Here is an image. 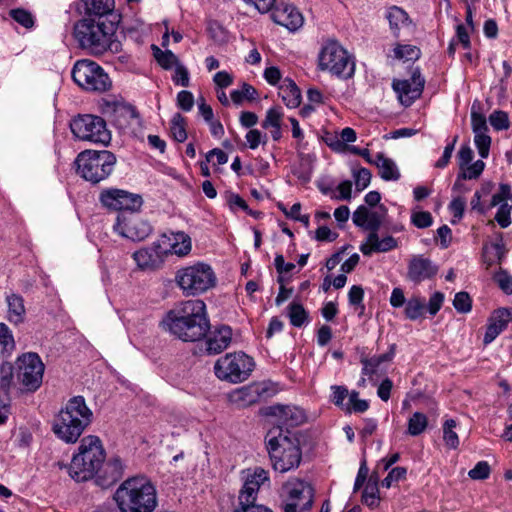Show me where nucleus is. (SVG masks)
Masks as SVG:
<instances>
[{
    "instance_id": "51",
    "label": "nucleus",
    "mask_w": 512,
    "mask_h": 512,
    "mask_svg": "<svg viewBox=\"0 0 512 512\" xmlns=\"http://www.w3.org/2000/svg\"><path fill=\"white\" fill-rule=\"evenodd\" d=\"M489 121L492 127L497 130H505L509 128V117L508 114L504 111L498 110L494 111L489 116Z\"/></svg>"
},
{
    "instance_id": "55",
    "label": "nucleus",
    "mask_w": 512,
    "mask_h": 512,
    "mask_svg": "<svg viewBox=\"0 0 512 512\" xmlns=\"http://www.w3.org/2000/svg\"><path fill=\"white\" fill-rule=\"evenodd\" d=\"M10 16L25 28H31L34 25L31 13L24 9H13L10 11Z\"/></svg>"
},
{
    "instance_id": "8",
    "label": "nucleus",
    "mask_w": 512,
    "mask_h": 512,
    "mask_svg": "<svg viewBox=\"0 0 512 512\" xmlns=\"http://www.w3.org/2000/svg\"><path fill=\"white\" fill-rule=\"evenodd\" d=\"M78 174L93 184L106 179L116 164L115 155L108 151L85 150L76 158Z\"/></svg>"
},
{
    "instance_id": "62",
    "label": "nucleus",
    "mask_w": 512,
    "mask_h": 512,
    "mask_svg": "<svg viewBox=\"0 0 512 512\" xmlns=\"http://www.w3.org/2000/svg\"><path fill=\"white\" fill-rule=\"evenodd\" d=\"M357 139V135L354 129L350 127H346L342 129L340 133V140H338L335 144H331V146L335 150H341L344 148V143H352Z\"/></svg>"
},
{
    "instance_id": "58",
    "label": "nucleus",
    "mask_w": 512,
    "mask_h": 512,
    "mask_svg": "<svg viewBox=\"0 0 512 512\" xmlns=\"http://www.w3.org/2000/svg\"><path fill=\"white\" fill-rule=\"evenodd\" d=\"M468 475L473 480H484L490 475V466L486 461L478 462L473 469L468 472Z\"/></svg>"
},
{
    "instance_id": "56",
    "label": "nucleus",
    "mask_w": 512,
    "mask_h": 512,
    "mask_svg": "<svg viewBox=\"0 0 512 512\" xmlns=\"http://www.w3.org/2000/svg\"><path fill=\"white\" fill-rule=\"evenodd\" d=\"M471 126L474 134L488 132L486 117L474 109L471 111Z\"/></svg>"
},
{
    "instance_id": "37",
    "label": "nucleus",
    "mask_w": 512,
    "mask_h": 512,
    "mask_svg": "<svg viewBox=\"0 0 512 512\" xmlns=\"http://www.w3.org/2000/svg\"><path fill=\"white\" fill-rule=\"evenodd\" d=\"M425 309V299L414 295L407 300L404 308V314L409 320H417L424 315Z\"/></svg>"
},
{
    "instance_id": "34",
    "label": "nucleus",
    "mask_w": 512,
    "mask_h": 512,
    "mask_svg": "<svg viewBox=\"0 0 512 512\" xmlns=\"http://www.w3.org/2000/svg\"><path fill=\"white\" fill-rule=\"evenodd\" d=\"M279 96L285 105L290 108H297L301 104V92L297 85L289 79H285L279 87Z\"/></svg>"
},
{
    "instance_id": "18",
    "label": "nucleus",
    "mask_w": 512,
    "mask_h": 512,
    "mask_svg": "<svg viewBox=\"0 0 512 512\" xmlns=\"http://www.w3.org/2000/svg\"><path fill=\"white\" fill-rule=\"evenodd\" d=\"M424 85L425 79L422 77L419 69H415L412 72L410 79L395 80L392 84L393 89L397 93L401 104L406 107L410 106L416 99L421 96Z\"/></svg>"
},
{
    "instance_id": "50",
    "label": "nucleus",
    "mask_w": 512,
    "mask_h": 512,
    "mask_svg": "<svg viewBox=\"0 0 512 512\" xmlns=\"http://www.w3.org/2000/svg\"><path fill=\"white\" fill-rule=\"evenodd\" d=\"M331 391H332L331 401L336 406L340 407L341 409H343L345 411V406L347 403V402H345V399L347 397L349 398V394H350L348 389L342 385H333V386H331Z\"/></svg>"
},
{
    "instance_id": "53",
    "label": "nucleus",
    "mask_w": 512,
    "mask_h": 512,
    "mask_svg": "<svg viewBox=\"0 0 512 512\" xmlns=\"http://www.w3.org/2000/svg\"><path fill=\"white\" fill-rule=\"evenodd\" d=\"M353 178L357 191L366 189L371 181V173L366 168H360L353 171Z\"/></svg>"
},
{
    "instance_id": "20",
    "label": "nucleus",
    "mask_w": 512,
    "mask_h": 512,
    "mask_svg": "<svg viewBox=\"0 0 512 512\" xmlns=\"http://www.w3.org/2000/svg\"><path fill=\"white\" fill-rule=\"evenodd\" d=\"M438 272V267L423 255H414L408 263L407 279L414 284L432 279Z\"/></svg>"
},
{
    "instance_id": "60",
    "label": "nucleus",
    "mask_w": 512,
    "mask_h": 512,
    "mask_svg": "<svg viewBox=\"0 0 512 512\" xmlns=\"http://www.w3.org/2000/svg\"><path fill=\"white\" fill-rule=\"evenodd\" d=\"M406 468L404 467H395L393 468L388 475L383 479L382 486L386 488H390L393 483L398 482L405 478L406 476Z\"/></svg>"
},
{
    "instance_id": "16",
    "label": "nucleus",
    "mask_w": 512,
    "mask_h": 512,
    "mask_svg": "<svg viewBox=\"0 0 512 512\" xmlns=\"http://www.w3.org/2000/svg\"><path fill=\"white\" fill-rule=\"evenodd\" d=\"M243 486L239 492V505H256L259 489L269 482L268 472L261 467L248 468L241 472Z\"/></svg>"
},
{
    "instance_id": "39",
    "label": "nucleus",
    "mask_w": 512,
    "mask_h": 512,
    "mask_svg": "<svg viewBox=\"0 0 512 512\" xmlns=\"http://www.w3.org/2000/svg\"><path fill=\"white\" fill-rule=\"evenodd\" d=\"M407 425V433L411 436H418L422 434L428 426L427 416L421 412H414L408 419Z\"/></svg>"
},
{
    "instance_id": "54",
    "label": "nucleus",
    "mask_w": 512,
    "mask_h": 512,
    "mask_svg": "<svg viewBox=\"0 0 512 512\" xmlns=\"http://www.w3.org/2000/svg\"><path fill=\"white\" fill-rule=\"evenodd\" d=\"M363 502L369 507H375L379 503L378 488L376 484L368 483L363 491Z\"/></svg>"
},
{
    "instance_id": "57",
    "label": "nucleus",
    "mask_w": 512,
    "mask_h": 512,
    "mask_svg": "<svg viewBox=\"0 0 512 512\" xmlns=\"http://www.w3.org/2000/svg\"><path fill=\"white\" fill-rule=\"evenodd\" d=\"M13 379L12 366L10 364H3L1 366V378H0V390L5 395L8 394V391L11 387Z\"/></svg>"
},
{
    "instance_id": "36",
    "label": "nucleus",
    "mask_w": 512,
    "mask_h": 512,
    "mask_svg": "<svg viewBox=\"0 0 512 512\" xmlns=\"http://www.w3.org/2000/svg\"><path fill=\"white\" fill-rule=\"evenodd\" d=\"M353 222L359 227L374 229L378 226L379 220L376 217V212L370 211L364 205H361L353 214Z\"/></svg>"
},
{
    "instance_id": "32",
    "label": "nucleus",
    "mask_w": 512,
    "mask_h": 512,
    "mask_svg": "<svg viewBox=\"0 0 512 512\" xmlns=\"http://www.w3.org/2000/svg\"><path fill=\"white\" fill-rule=\"evenodd\" d=\"M7 319L10 323L18 325L24 322L26 309L24 299L14 292L6 294Z\"/></svg>"
},
{
    "instance_id": "4",
    "label": "nucleus",
    "mask_w": 512,
    "mask_h": 512,
    "mask_svg": "<svg viewBox=\"0 0 512 512\" xmlns=\"http://www.w3.org/2000/svg\"><path fill=\"white\" fill-rule=\"evenodd\" d=\"M265 441L276 471L285 473L299 466L302 457L299 440L291 431L272 427Z\"/></svg>"
},
{
    "instance_id": "23",
    "label": "nucleus",
    "mask_w": 512,
    "mask_h": 512,
    "mask_svg": "<svg viewBox=\"0 0 512 512\" xmlns=\"http://www.w3.org/2000/svg\"><path fill=\"white\" fill-rule=\"evenodd\" d=\"M123 474V465L119 458H113L102 465L94 475V482L102 489L114 485Z\"/></svg>"
},
{
    "instance_id": "48",
    "label": "nucleus",
    "mask_w": 512,
    "mask_h": 512,
    "mask_svg": "<svg viewBox=\"0 0 512 512\" xmlns=\"http://www.w3.org/2000/svg\"><path fill=\"white\" fill-rule=\"evenodd\" d=\"M155 58L159 65L164 69H170L179 64L176 55L169 50L162 51L159 48H156Z\"/></svg>"
},
{
    "instance_id": "3",
    "label": "nucleus",
    "mask_w": 512,
    "mask_h": 512,
    "mask_svg": "<svg viewBox=\"0 0 512 512\" xmlns=\"http://www.w3.org/2000/svg\"><path fill=\"white\" fill-rule=\"evenodd\" d=\"M93 412L83 396L70 398L55 416L52 431L58 439L74 444L91 424Z\"/></svg>"
},
{
    "instance_id": "24",
    "label": "nucleus",
    "mask_w": 512,
    "mask_h": 512,
    "mask_svg": "<svg viewBox=\"0 0 512 512\" xmlns=\"http://www.w3.org/2000/svg\"><path fill=\"white\" fill-rule=\"evenodd\" d=\"M510 322H512L511 309L500 308L494 311L489 318V323L484 334V345H489L492 343L498 337V335L507 328Z\"/></svg>"
},
{
    "instance_id": "6",
    "label": "nucleus",
    "mask_w": 512,
    "mask_h": 512,
    "mask_svg": "<svg viewBox=\"0 0 512 512\" xmlns=\"http://www.w3.org/2000/svg\"><path fill=\"white\" fill-rule=\"evenodd\" d=\"M174 282L183 296L195 297L213 289L217 284V276L210 264L197 261L178 268Z\"/></svg>"
},
{
    "instance_id": "19",
    "label": "nucleus",
    "mask_w": 512,
    "mask_h": 512,
    "mask_svg": "<svg viewBox=\"0 0 512 512\" xmlns=\"http://www.w3.org/2000/svg\"><path fill=\"white\" fill-rule=\"evenodd\" d=\"M132 257L140 269L155 270L163 265L167 257V251L159 240L148 247L135 251Z\"/></svg>"
},
{
    "instance_id": "31",
    "label": "nucleus",
    "mask_w": 512,
    "mask_h": 512,
    "mask_svg": "<svg viewBox=\"0 0 512 512\" xmlns=\"http://www.w3.org/2000/svg\"><path fill=\"white\" fill-rule=\"evenodd\" d=\"M385 18L389 22V28L394 37L399 38L402 29L411 25V20L407 12L398 7H389L385 13Z\"/></svg>"
},
{
    "instance_id": "44",
    "label": "nucleus",
    "mask_w": 512,
    "mask_h": 512,
    "mask_svg": "<svg viewBox=\"0 0 512 512\" xmlns=\"http://www.w3.org/2000/svg\"><path fill=\"white\" fill-rule=\"evenodd\" d=\"M283 111L280 106H274L267 110L262 127L265 129L281 128Z\"/></svg>"
},
{
    "instance_id": "13",
    "label": "nucleus",
    "mask_w": 512,
    "mask_h": 512,
    "mask_svg": "<svg viewBox=\"0 0 512 512\" xmlns=\"http://www.w3.org/2000/svg\"><path fill=\"white\" fill-rule=\"evenodd\" d=\"M44 364L36 353H25L17 358L16 379L26 391L34 392L42 384Z\"/></svg>"
},
{
    "instance_id": "38",
    "label": "nucleus",
    "mask_w": 512,
    "mask_h": 512,
    "mask_svg": "<svg viewBox=\"0 0 512 512\" xmlns=\"http://www.w3.org/2000/svg\"><path fill=\"white\" fill-rule=\"evenodd\" d=\"M15 349V341L9 327L0 323V359H5L11 355Z\"/></svg>"
},
{
    "instance_id": "17",
    "label": "nucleus",
    "mask_w": 512,
    "mask_h": 512,
    "mask_svg": "<svg viewBox=\"0 0 512 512\" xmlns=\"http://www.w3.org/2000/svg\"><path fill=\"white\" fill-rule=\"evenodd\" d=\"M113 230L121 237L132 241H142L151 234L152 226L148 221L138 216H118Z\"/></svg>"
},
{
    "instance_id": "29",
    "label": "nucleus",
    "mask_w": 512,
    "mask_h": 512,
    "mask_svg": "<svg viewBox=\"0 0 512 512\" xmlns=\"http://www.w3.org/2000/svg\"><path fill=\"white\" fill-rule=\"evenodd\" d=\"M398 247V241L392 236L380 238L376 232L368 234L366 241L359 247L365 256H370L373 252H388Z\"/></svg>"
},
{
    "instance_id": "21",
    "label": "nucleus",
    "mask_w": 512,
    "mask_h": 512,
    "mask_svg": "<svg viewBox=\"0 0 512 512\" xmlns=\"http://www.w3.org/2000/svg\"><path fill=\"white\" fill-rule=\"evenodd\" d=\"M101 203L114 211H138L143 205L140 194H101Z\"/></svg>"
},
{
    "instance_id": "33",
    "label": "nucleus",
    "mask_w": 512,
    "mask_h": 512,
    "mask_svg": "<svg viewBox=\"0 0 512 512\" xmlns=\"http://www.w3.org/2000/svg\"><path fill=\"white\" fill-rule=\"evenodd\" d=\"M375 166L378 168L379 175L385 181H397L400 178V171L396 163L383 153L375 155Z\"/></svg>"
},
{
    "instance_id": "35",
    "label": "nucleus",
    "mask_w": 512,
    "mask_h": 512,
    "mask_svg": "<svg viewBox=\"0 0 512 512\" xmlns=\"http://www.w3.org/2000/svg\"><path fill=\"white\" fill-rule=\"evenodd\" d=\"M85 10L88 17H101L111 13L114 9V0H84Z\"/></svg>"
},
{
    "instance_id": "42",
    "label": "nucleus",
    "mask_w": 512,
    "mask_h": 512,
    "mask_svg": "<svg viewBox=\"0 0 512 512\" xmlns=\"http://www.w3.org/2000/svg\"><path fill=\"white\" fill-rule=\"evenodd\" d=\"M170 131L173 138L178 142H184L187 139L185 118L176 113L171 119Z\"/></svg>"
},
{
    "instance_id": "15",
    "label": "nucleus",
    "mask_w": 512,
    "mask_h": 512,
    "mask_svg": "<svg viewBox=\"0 0 512 512\" xmlns=\"http://www.w3.org/2000/svg\"><path fill=\"white\" fill-rule=\"evenodd\" d=\"M274 393L275 389L272 383L268 381L253 382L249 385L234 389L229 393L228 399L233 405L244 408L267 399Z\"/></svg>"
},
{
    "instance_id": "12",
    "label": "nucleus",
    "mask_w": 512,
    "mask_h": 512,
    "mask_svg": "<svg viewBox=\"0 0 512 512\" xmlns=\"http://www.w3.org/2000/svg\"><path fill=\"white\" fill-rule=\"evenodd\" d=\"M74 136L83 141L108 144L111 137L103 118L95 115H81L70 124Z\"/></svg>"
},
{
    "instance_id": "14",
    "label": "nucleus",
    "mask_w": 512,
    "mask_h": 512,
    "mask_svg": "<svg viewBox=\"0 0 512 512\" xmlns=\"http://www.w3.org/2000/svg\"><path fill=\"white\" fill-rule=\"evenodd\" d=\"M284 512H303L312 507L313 489L307 482L291 479L283 486Z\"/></svg>"
},
{
    "instance_id": "5",
    "label": "nucleus",
    "mask_w": 512,
    "mask_h": 512,
    "mask_svg": "<svg viewBox=\"0 0 512 512\" xmlns=\"http://www.w3.org/2000/svg\"><path fill=\"white\" fill-rule=\"evenodd\" d=\"M105 450L99 437L88 435L82 438L78 453L74 454L68 473L76 482H84L94 477L104 464Z\"/></svg>"
},
{
    "instance_id": "2",
    "label": "nucleus",
    "mask_w": 512,
    "mask_h": 512,
    "mask_svg": "<svg viewBox=\"0 0 512 512\" xmlns=\"http://www.w3.org/2000/svg\"><path fill=\"white\" fill-rule=\"evenodd\" d=\"M113 499L120 512H153L158 504L155 485L143 475L123 481Z\"/></svg>"
},
{
    "instance_id": "9",
    "label": "nucleus",
    "mask_w": 512,
    "mask_h": 512,
    "mask_svg": "<svg viewBox=\"0 0 512 512\" xmlns=\"http://www.w3.org/2000/svg\"><path fill=\"white\" fill-rule=\"evenodd\" d=\"M255 368V361L246 353L239 351L227 353L218 358L214 364L216 377L231 384L246 381Z\"/></svg>"
},
{
    "instance_id": "46",
    "label": "nucleus",
    "mask_w": 512,
    "mask_h": 512,
    "mask_svg": "<svg viewBox=\"0 0 512 512\" xmlns=\"http://www.w3.org/2000/svg\"><path fill=\"white\" fill-rule=\"evenodd\" d=\"M359 393L355 390H352L349 394V399L345 406L346 412H357L363 413L369 408V403L367 400L359 399Z\"/></svg>"
},
{
    "instance_id": "22",
    "label": "nucleus",
    "mask_w": 512,
    "mask_h": 512,
    "mask_svg": "<svg viewBox=\"0 0 512 512\" xmlns=\"http://www.w3.org/2000/svg\"><path fill=\"white\" fill-rule=\"evenodd\" d=\"M271 414L278 420L275 427H281L284 431H290L289 427L299 426L306 419L304 410L296 406L276 405L271 407Z\"/></svg>"
},
{
    "instance_id": "59",
    "label": "nucleus",
    "mask_w": 512,
    "mask_h": 512,
    "mask_svg": "<svg viewBox=\"0 0 512 512\" xmlns=\"http://www.w3.org/2000/svg\"><path fill=\"white\" fill-rule=\"evenodd\" d=\"M411 221L417 228H427L432 225V216L427 211H414L411 215Z\"/></svg>"
},
{
    "instance_id": "47",
    "label": "nucleus",
    "mask_w": 512,
    "mask_h": 512,
    "mask_svg": "<svg viewBox=\"0 0 512 512\" xmlns=\"http://www.w3.org/2000/svg\"><path fill=\"white\" fill-rule=\"evenodd\" d=\"M230 96L235 104H240L244 99L254 100L257 96V91L250 84L243 83L241 89L233 90Z\"/></svg>"
},
{
    "instance_id": "43",
    "label": "nucleus",
    "mask_w": 512,
    "mask_h": 512,
    "mask_svg": "<svg viewBox=\"0 0 512 512\" xmlns=\"http://www.w3.org/2000/svg\"><path fill=\"white\" fill-rule=\"evenodd\" d=\"M484 168H485V163L483 162V160H477L473 163H470L463 167H460L458 181L460 179H464V180L476 179L481 175Z\"/></svg>"
},
{
    "instance_id": "61",
    "label": "nucleus",
    "mask_w": 512,
    "mask_h": 512,
    "mask_svg": "<svg viewBox=\"0 0 512 512\" xmlns=\"http://www.w3.org/2000/svg\"><path fill=\"white\" fill-rule=\"evenodd\" d=\"M494 280L505 294H512V276L510 274L500 271L495 274Z\"/></svg>"
},
{
    "instance_id": "41",
    "label": "nucleus",
    "mask_w": 512,
    "mask_h": 512,
    "mask_svg": "<svg viewBox=\"0 0 512 512\" xmlns=\"http://www.w3.org/2000/svg\"><path fill=\"white\" fill-rule=\"evenodd\" d=\"M288 317L295 327L303 326L308 320V314L304 307L296 302H292L288 307Z\"/></svg>"
},
{
    "instance_id": "45",
    "label": "nucleus",
    "mask_w": 512,
    "mask_h": 512,
    "mask_svg": "<svg viewBox=\"0 0 512 512\" xmlns=\"http://www.w3.org/2000/svg\"><path fill=\"white\" fill-rule=\"evenodd\" d=\"M395 58L405 61H414L420 57V49L414 45H397L394 48Z\"/></svg>"
},
{
    "instance_id": "49",
    "label": "nucleus",
    "mask_w": 512,
    "mask_h": 512,
    "mask_svg": "<svg viewBox=\"0 0 512 512\" xmlns=\"http://www.w3.org/2000/svg\"><path fill=\"white\" fill-rule=\"evenodd\" d=\"M474 143L481 158H487L491 146V137L488 132L474 134Z\"/></svg>"
},
{
    "instance_id": "27",
    "label": "nucleus",
    "mask_w": 512,
    "mask_h": 512,
    "mask_svg": "<svg viewBox=\"0 0 512 512\" xmlns=\"http://www.w3.org/2000/svg\"><path fill=\"white\" fill-rule=\"evenodd\" d=\"M395 356V345L389 347V351L381 355H374L368 359H362V375L367 376L371 381H376L374 376H380L386 370V365Z\"/></svg>"
},
{
    "instance_id": "11",
    "label": "nucleus",
    "mask_w": 512,
    "mask_h": 512,
    "mask_svg": "<svg viewBox=\"0 0 512 512\" xmlns=\"http://www.w3.org/2000/svg\"><path fill=\"white\" fill-rule=\"evenodd\" d=\"M318 66L322 71L350 78L354 74L355 64L348 52L334 40L327 41L318 56Z\"/></svg>"
},
{
    "instance_id": "63",
    "label": "nucleus",
    "mask_w": 512,
    "mask_h": 512,
    "mask_svg": "<svg viewBox=\"0 0 512 512\" xmlns=\"http://www.w3.org/2000/svg\"><path fill=\"white\" fill-rule=\"evenodd\" d=\"M206 160L208 163H211L214 167H216L227 163L228 156L223 150L214 148L206 154Z\"/></svg>"
},
{
    "instance_id": "25",
    "label": "nucleus",
    "mask_w": 512,
    "mask_h": 512,
    "mask_svg": "<svg viewBox=\"0 0 512 512\" xmlns=\"http://www.w3.org/2000/svg\"><path fill=\"white\" fill-rule=\"evenodd\" d=\"M272 20L290 31H295L303 24L301 13L292 5L281 4L276 6L271 13Z\"/></svg>"
},
{
    "instance_id": "10",
    "label": "nucleus",
    "mask_w": 512,
    "mask_h": 512,
    "mask_svg": "<svg viewBox=\"0 0 512 512\" xmlns=\"http://www.w3.org/2000/svg\"><path fill=\"white\" fill-rule=\"evenodd\" d=\"M73 81L84 91L102 93L112 83L108 74L96 62L89 59L77 60L71 71Z\"/></svg>"
},
{
    "instance_id": "28",
    "label": "nucleus",
    "mask_w": 512,
    "mask_h": 512,
    "mask_svg": "<svg viewBox=\"0 0 512 512\" xmlns=\"http://www.w3.org/2000/svg\"><path fill=\"white\" fill-rule=\"evenodd\" d=\"M232 330L228 326H221L206 335L205 351L207 354H218L225 350L231 343Z\"/></svg>"
},
{
    "instance_id": "26",
    "label": "nucleus",
    "mask_w": 512,
    "mask_h": 512,
    "mask_svg": "<svg viewBox=\"0 0 512 512\" xmlns=\"http://www.w3.org/2000/svg\"><path fill=\"white\" fill-rule=\"evenodd\" d=\"M160 241L162 245L168 242L169 249H166L167 256L172 254L178 257H185L189 255L192 250L191 237L182 231L165 233L162 235Z\"/></svg>"
},
{
    "instance_id": "40",
    "label": "nucleus",
    "mask_w": 512,
    "mask_h": 512,
    "mask_svg": "<svg viewBox=\"0 0 512 512\" xmlns=\"http://www.w3.org/2000/svg\"><path fill=\"white\" fill-rule=\"evenodd\" d=\"M457 421L454 419H447L443 423V441L450 449H457L459 446V437L455 432Z\"/></svg>"
},
{
    "instance_id": "7",
    "label": "nucleus",
    "mask_w": 512,
    "mask_h": 512,
    "mask_svg": "<svg viewBox=\"0 0 512 512\" xmlns=\"http://www.w3.org/2000/svg\"><path fill=\"white\" fill-rule=\"evenodd\" d=\"M74 36L82 48L98 55L110 47L112 29L100 19L86 17L75 24Z\"/></svg>"
},
{
    "instance_id": "52",
    "label": "nucleus",
    "mask_w": 512,
    "mask_h": 512,
    "mask_svg": "<svg viewBox=\"0 0 512 512\" xmlns=\"http://www.w3.org/2000/svg\"><path fill=\"white\" fill-rule=\"evenodd\" d=\"M453 306L459 313H468L472 308V300L468 293L458 292L453 300Z\"/></svg>"
},
{
    "instance_id": "64",
    "label": "nucleus",
    "mask_w": 512,
    "mask_h": 512,
    "mask_svg": "<svg viewBox=\"0 0 512 512\" xmlns=\"http://www.w3.org/2000/svg\"><path fill=\"white\" fill-rule=\"evenodd\" d=\"M173 82L176 85L182 86V87H188L189 86V72L186 67H184L182 64H178L175 66V71L173 75Z\"/></svg>"
},
{
    "instance_id": "30",
    "label": "nucleus",
    "mask_w": 512,
    "mask_h": 512,
    "mask_svg": "<svg viewBox=\"0 0 512 512\" xmlns=\"http://www.w3.org/2000/svg\"><path fill=\"white\" fill-rule=\"evenodd\" d=\"M492 207L498 206L495 220L502 227L506 228L511 224L512 194H492L490 201Z\"/></svg>"
},
{
    "instance_id": "1",
    "label": "nucleus",
    "mask_w": 512,
    "mask_h": 512,
    "mask_svg": "<svg viewBox=\"0 0 512 512\" xmlns=\"http://www.w3.org/2000/svg\"><path fill=\"white\" fill-rule=\"evenodd\" d=\"M162 325L170 334L184 342L201 340L210 329L205 302L200 299L181 302L166 314Z\"/></svg>"
}]
</instances>
